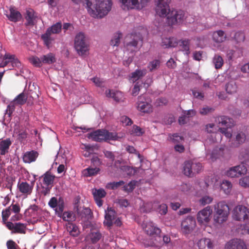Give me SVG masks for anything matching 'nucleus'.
<instances>
[{"label": "nucleus", "instance_id": "obj_49", "mask_svg": "<svg viewBox=\"0 0 249 249\" xmlns=\"http://www.w3.org/2000/svg\"><path fill=\"white\" fill-rule=\"evenodd\" d=\"M146 74V71L136 70L132 73L131 79L133 82L138 80Z\"/></svg>", "mask_w": 249, "mask_h": 249}, {"label": "nucleus", "instance_id": "obj_51", "mask_svg": "<svg viewBox=\"0 0 249 249\" xmlns=\"http://www.w3.org/2000/svg\"><path fill=\"white\" fill-rule=\"evenodd\" d=\"M160 61L158 59H155L150 61L148 65V68L152 71L158 69L160 66Z\"/></svg>", "mask_w": 249, "mask_h": 249}, {"label": "nucleus", "instance_id": "obj_63", "mask_svg": "<svg viewBox=\"0 0 249 249\" xmlns=\"http://www.w3.org/2000/svg\"><path fill=\"white\" fill-rule=\"evenodd\" d=\"M202 168L201 164L200 163L192 162L193 176L195 173H198Z\"/></svg>", "mask_w": 249, "mask_h": 249}, {"label": "nucleus", "instance_id": "obj_46", "mask_svg": "<svg viewBox=\"0 0 249 249\" xmlns=\"http://www.w3.org/2000/svg\"><path fill=\"white\" fill-rule=\"evenodd\" d=\"M221 188L226 194H228L231 190L232 184L229 181L223 180L221 184Z\"/></svg>", "mask_w": 249, "mask_h": 249}, {"label": "nucleus", "instance_id": "obj_7", "mask_svg": "<svg viewBox=\"0 0 249 249\" xmlns=\"http://www.w3.org/2000/svg\"><path fill=\"white\" fill-rule=\"evenodd\" d=\"M87 137L95 142H107L109 140V132L105 129H98L88 133Z\"/></svg>", "mask_w": 249, "mask_h": 249}, {"label": "nucleus", "instance_id": "obj_34", "mask_svg": "<svg viewBox=\"0 0 249 249\" xmlns=\"http://www.w3.org/2000/svg\"><path fill=\"white\" fill-rule=\"evenodd\" d=\"M11 144V142L9 139L1 141L0 142V155H4L8 152Z\"/></svg>", "mask_w": 249, "mask_h": 249}, {"label": "nucleus", "instance_id": "obj_43", "mask_svg": "<svg viewBox=\"0 0 249 249\" xmlns=\"http://www.w3.org/2000/svg\"><path fill=\"white\" fill-rule=\"evenodd\" d=\"M144 130L138 125H134L130 131V133L131 135L135 136H141L144 133Z\"/></svg>", "mask_w": 249, "mask_h": 249}, {"label": "nucleus", "instance_id": "obj_45", "mask_svg": "<svg viewBox=\"0 0 249 249\" xmlns=\"http://www.w3.org/2000/svg\"><path fill=\"white\" fill-rule=\"evenodd\" d=\"M213 62L215 68L218 69L221 68L223 66L224 60L221 56L215 54L213 58Z\"/></svg>", "mask_w": 249, "mask_h": 249}, {"label": "nucleus", "instance_id": "obj_18", "mask_svg": "<svg viewBox=\"0 0 249 249\" xmlns=\"http://www.w3.org/2000/svg\"><path fill=\"white\" fill-rule=\"evenodd\" d=\"M225 249H248L245 242L240 239L234 238L229 241L225 245Z\"/></svg>", "mask_w": 249, "mask_h": 249}, {"label": "nucleus", "instance_id": "obj_30", "mask_svg": "<svg viewBox=\"0 0 249 249\" xmlns=\"http://www.w3.org/2000/svg\"><path fill=\"white\" fill-rule=\"evenodd\" d=\"M226 38L225 33L222 30H218L213 34V39L214 41L217 43L224 42Z\"/></svg>", "mask_w": 249, "mask_h": 249}, {"label": "nucleus", "instance_id": "obj_41", "mask_svg": "<svg viewBox=\"0 0 249 249\" xmlns=\"http://www.w3.org/2000/svg\"><path fill=\"white\" fill-rule=\"evenodd\" d=\"M226 90L229 94L235 93L237 90V86L234 81H231L226 85Z\"/></svg>", "mask_w": 249, "mask_h": 249}, {"label": "nucleus", "instance_id": "obj_20", "mask_svg": "<svg viewBox=\"0 0 249 249\" xmlns=\"http://www.w3.org/2000/svg\"><path fill=\"white\" fill-rule=\"evenodd\" d=\"M92 193L94 199L99 207H101L103 205V201L102 198L106 196V193L103 189H93Z\"/></svg>", "mask_w": 249, "mask_h": 249}, {"label": "nucleus", "instance_id": "obj_56", "mask_svg": "<svg viewBox=\"0 0 249 249\" xmlns=\"http://www.w3.org/2000/svg\"><path fill=\"white\" fill-rule=\"evenodd\" d=\"M26 225L21 223H17L15 225V231L17 232L24 233L25 232Z\"/></svg>", "mask_w": 249, "mask_h": 249}, {"label": "nucleus", "instance_id": "obj_54", "mask_svg": "<svg viewBox=\"0 0 249 249\" xmlns=\"http://www.w3.org/2000/svg\"><path fill=\"white\" fill-rule=\"evenodd\" d=\"M180 46L181 47L182 50L185 51L186 53L188 54L189 52V40L185 39L181 40L179 43Z\"/></svg>", "mask_w": 249, "mask_h": 249}, {"label": "nucleus", "instance_id": "obj_16", "mask_svg": "<svg viewBox=\"0 0 249 249\" xmlns=\"http://www.w3.org/2000/svg\"><path fill=\"white\" fill-rule=\"evenodd\" d=\"M122 4L127 9H141L144 7L149 0H121Z\"/></svg>", "mask_w": 249, "mask_h": 249}, {"label": "nucleus", "instance_id": "obj_4", "mask_svg": "<svg viewBox=\"0 0 249 249\" xmlns=\"http://www.w3.org/2000/svg\"><path fill=\"white\" fill-rule=\"evenodd\" d=\"M89 47L84 33L79 32L76 34L74 38V48L78 54L80 55L86 54L89 51Z\"/></svg>", "mask_w": 249, "mask_h": 249}, {"label": "nucleus", "instance_id": "obj_8", "mask_svg": "<svg viewBox=\"0 0 249 249\" xmlns=\"http://www.w3.org/2000/svg\"><path fill=\"white\" fill-rule=\"evenodd\" d=\"M138 109L144 113H149L152 111V106L150 99L146 97L145 95H142L138 97L137 102Z\"/></svg>", "mask_w": 249, "mask_h": 249}, {"label": "nucleus", "instance_id": "obj_9", "mask_svg": "<svg viewBox=\"0 0 249 249\" xmlns=\"http://www.w3.org/2000/svg\"><path fill=\"white\" fill-rule=\"evenodd\" d=\"M232 217L238 221L247 219L249 218V209L243 205L237 206L233 210Z\"/></svg>", "mask_w": 249, "mask_h": 249}, {"label": "nucleus", "instance_id": "obj_64", "mask_svg": "<svg viewBox=\"0 0 249 249\" xmlns=\"http://www.w3.org/2000/svg\"><path fill=\"white\" fill-rule=\"evenodd\" d=\"M120 121L124 125H130L133 123L131 119L126 116H123L121 117Z\"/></svg>", "mask_w": 249, "mask_h": 249}, {"label": "nucleus", "instance_id": "obj_37", "mask_svg": "<svg viewBox=\"0 0 249 249\" xmlns=\"http://www.w3.org/2000/svg\"><path fill=\"white\" fill-rule=\"evenodd\" d=\"M91 80L97 87L101 88L103 90H104V88L107 89V82L103 79L95 77L92 78Z\"/></svg>", "mask_w": 249, "mask_h": 249}, {"label": "nucleus", "instance_id": "obj_59", "mask_svg": "<svg viewBox=\"0 0 249 249\" xmlns=\"http://www.w3.org/2000/svg\"><path fill=\"white\" fill-rule=\"evenodd\" d=\"M213 200V197L210 196H205L199 199V202L201 205L205 206L207 204L211 203L212 202Z\"/></svg>", "mask_w": 249, "mask_h": 249}, {"label": "nucleus", "instance_id": "obj_13", "mask_svg": "<svg viewBox=\"0 0 249 249\" xmlns=\"http://www.w3.org/2000/svg\"><path fill=\"white\" fill-rule=\"evenodd\" d=\"M9 63H11L13 68H19L21 67L20 62L17 58H15L14 55L6 53L3 58L0 59V67H4Z\"/></svg>", "mask_w": 249, "mask_h": 249}, {"label": "nucleus", "instance_id": "obj_58", "mask_svg": "<svg viewBox=\"0 0 249 249\" xmlns=\"http://www.w3.org/2000/svg\"><path fill=\"white\" fill-rule=\"evenodd\" d=\"M234 40L237 43H241L244 42L245 39V36L244 33L241 32H238L235 33L234 36Z\"/></svg>", "mask_w": 249, "mask_h": 249}, {"label": "nucleus", "instance_id": "obj_27", "mask_svg": "<svg viewBox=\"0 0 249 249\" xmlns=\"http://www.w3.org/2000/svg\"><path fill=\"white\" fill-rule=\"evenodd\" d=\"M43 178V183L44 186L52 187L53 183L55 176L49 171L46 172L40 178Z\"/></svg>", "mask_w": 249, "mask_h": 249}, {"label": "nucleus", "instance_id": "obj_29", "mask_svg": "<svg viewBox=\"0 0 249 249\" xmlns=\"http://www.w3.org/2000/svg\"><path fill=\"white\" fill-rule=\"evenodd\" d=\"M121 225L122 221L120 218L117 215L115 211L110 208V227L112 225L119 227Z\"/></svg>", "mask_w": 249, "mask_h": 249}, {"label": "nucleus", "instance_id": "obj_19", "mask_svg": "<svg viewBox=\"0 0 249 249\" xmlns=\"http://www.w3.org/2000/svg\"><path fill=\"white\" fill-rule=\"evenodd\" d=\"M4 14L9 20L14 22L20 20L21 18L20 13L13 7H10L8 10H4Z\"/></svg>", "mask_w": 249, "mask_h": 249}, {"label": "nucleus", "instance_id": "obj_25", "mask_svg": "<svg viewBox=\"0 0 249 249\" xmlns=\"http://www.w3.org/2000/svg\"><path fill=\"white\" fill-rule=\"evenodd\" d=\"M38 155V153L34 150L26 152L23 156V160L25 163H30L36 160Z\"/></svg>", "mask_w": 249, "mask_h": 249}, {"label": "nucleus", "instance_id": "obj_38", "mask_svg": "<svg viewBox=\"0 0 249 249\" xmlns=\"http://www.w3.org/2000/svg\"><path fill=\"white\" fill-rule=\"evenodd\" d=\"M62 24L60 22H58L53 24L51 27L48 28L46 32L49 31V33L52 35L53 34H58L61 31Z\"/></svg>", "mask_w": 249, "mask_h": 249}, {"label": "nucleus", "instance_id": "obj_57", "mask_svg": "<svg viewBox=\"0 0 249 249\" xmlns=\"http://www.w3.org/2000/svg\"><path fill=\"white\" fill-rule=\"evenodd\" d=\"M239 184L244 188L249 187V176L241 178L239 180Z\"/></svg>", "mask_w": 249, "mask_h": 249}, {"label": "nucleus", "instance_id": "obj_33", "mask_svg": "<svg viewBox=\"0 0 249 249\" xmlns=\"http://www.w3.org/2000/svg\"><path fill=\"white\" fill-rule=\"evenodd\" d=\"M246 140L245 134L243 132H238L235 136L234 142L232 143V146L237 147L239 145L244 143Z\"/></svg>", "mask_w": 249, "mask_h": 249}, {"label": "nucleus", "instance_id": "obj_2", "mask_svg": "<svg viewBox=\"0 0 249 249\" xmlns=\"http://www.w3.org/2000/svg\"><path fill=\"white\" fill-rule=\"evenodd\" d=\"M78 4L82 0H71ZM86 8L90 16L102 18L109 12V0H86Z\"/></svg>", "mask_w": 249, "mask_h": 249}, {"label": "nucleus", "instance_id": "obj_35", "mask_svg": "<svg viewBox=\"0 0 249 249\" xmlns=\"http://www.w3.org/2000/svg\"><path fill=\"white\" fill-rule=\"evenodd\" d=\"M41 60L43 64H52L55 62L56 58L53 53H50L46 55H42Z\"/></svg>", "mask_w": 249, "mask_h": 249}, {"label": "nucleus", "instance_id": "obj_5", "mask_svg": "<svg viewBox=\"0 0 249 249\" xmlns=\"http://www.w3.org/2000/svg\"><path fill=\"white\" fill-rule=\"evenodd\" d=\"M142 41V35L138 34H132L125 38L124 44L126 50L131 52L137 49V46Z\"/></svg>", "mask_w": 249, "mask_h": 249}, {"label": "nucleus", "instance_id": "obj_53", "mask_svg": "<svg viewBox=\"0 0 249 249\" xmlns=\"http://www.w3.org/2000/svg\"><path fill=\"white\" fill-rule=\"evenodd\" d=\"M5 182L2 185V187L5 188L9 189L11 191L13 182L15 181L14 178L11 177H6L4 178Z\"/></svg>", "mask_w": 249, "mask_h": 249}, {"label": "nucleus", "instance_id": "obj_21", "mask_svg": "<svg viewBox=\"0 0 249 249\" xmlns=\"http://www.w3.org/2000/svg\"><path fill=\"white\" fill-rule=\"evenodd\" d=\"M198 249H213L214 241L209 238H202L197 243Z\"/></svg>", "mask_w": 249, "mask_h": 249}, {"label": "nucleus", "instance_id": "obj_62", "mask_svg": "<svg viewBox=\"0 0 249 249\" xmlns=\"http://www.w3.org/2000/svg\"><path fill=\"white\" fill-rule=\"evenodd\" d=\"M125 150L130 154H135L137 155L138 158L140 159L141 161H142L141 155L137 151V150L133 146L130 145H126Z\"/></svg>", "mask_w": 249, "mask_h": 249}, {"label": "nucleus", "instance_id": "obj_3", "mask_svg": "<svg viewBox=\"0 0 249 249\" xmlns=\"http://www.w3.org/2000/svg\"><path fill=\"white\" fill-rule=\"evenodd\" d=\"M213 221L215 225H219L227 221L230 209L225 202L217 203L213 206Z\"/></svg>", "mask_w": 249, "mask_h": 249}, {"label": "nucleus", "instance_id": "obj_23", "mask_svg": "<svg viewBox=\"0 0 249 249\" xmlns=\"http://www.w3.org/2000/svg\"><path fill=\"white\" fill-rule=\"evenodd\" d=\"M37 17L35 11L32 9H29L26 11V14L25 19L27 23V25H34L36 22V18Z\"/></svg>", "mask_w": 249, "mask_h": 249}, {"label": "nucleus", "instance_id": "obj_11", "mask_svg": "<svg viewBox=\"0 0 249 249\" xmlns=\"http://www.w3.org/2000/svg\"><path fill=\"white\" fill-rule=\"evenodd\" d=\"M74 210L77 217L84 222L89 221L92 218V213L88 207L75 206Z\"/></svg>", "mask_w": 249, "mask_h": 249}, {"label": "nucleus", "instance_id": "obj_36", "mask_svg": "<svg viewBox=\"0 0 249 249\" xmlns=\"http://www.w3.org/2000/svg\"><path fill=\"white\" fill-rule=\"evenodd\" d=\"M138 169V168L126 165L122 166L121 167V171H122L124 174H125L127 176H129L134 175L137 172Z\"/></svg>", "mask_w": 249, "mask_h": 249}, {"label": "nucleus", "instance_id": "obj_44", "mask_svg": "<svg viewBox=\"0 0 249 249\" xmlns=\"http://www.w3.org/2000/svg\"><path fill=\"white\" fill-rule=\"evenodd\" d=\"M110 97H111L116 102H121L124 101V98L122 92L116 91L111 92L110 91Z\"/></svg>", "mask_w": 249, "mask_h": 249}, {"label": "nucleus", "instance_id": "obj_52", "mask_svg": "<svg viewBox=\"0 0 249 249\" xmlns=\"http://www.w3.org/2000/svg\"><path fill=\"white\" fill-rule=\"evenodd\" d=\"M68 231L72 236H75L78 235L79 230L78 227L74 224H69V226L67 227Z\"/></svg>", "mask_w": 249, "mask_h": 249}, {"label": "nucleus", "instance_id": "obj_22", "mask_svg": "<svg viewBox=\"0 0 249 249\" xmlns=\"http://www.w3.org/2000/svg\"><path fill=\"white\" fill-rule=\"evenodd\" d=\"M224 154V147H216L213 150L211 153L207 155V157L211 159L212 161H214L216 159L223 157Z\"/></svg>", "mask_w": 249, "mask_h": 249}, {"label": "nucleus", "instance_id": "obj_39", "mask_svg": "<svg viewBox=\"0 0 249 249\" xmlns=\"http://www.w3.org/2000/svg\"><path fill=\"white\" fill-rule=\"evenodd\" d=\"M183 173L188 177L193 176L192 161H185L183 165Z\"/></svg>", "mask_w": 249, "mask_h": 249}, {"label": "nucleus", "instance_id": "obj_60", "mask_svg": "<svg viewBox=\"0 0 249 249\" xmlns=\"http://www.w3.org/2000/svg\"><path fill=\"white\" fill-rule=\"evenodd\" d=\"M122 36V35L120 33H116L113 36V38L111 40V42H110V45H113L114 46H117L120 43V39Z\"/></svg>", "mask_w": 249, "mask_h": 249}, {"label": "nucleus", "instance_id": "obj_61", "mask_svg": "<svg viewBox=\"0 0 249 249\" xmlns=\"http://www.w3.org/2000/svg\"><path fill=\"white\" fill-rule=\"evenodd\" d=\"M137 182L133 180L128 183L127 185L124 186V190L126 192H132L136 186Z\"/></svg>", "mask_w": 249, "mask_h": 249}, {"label": "nucleus", "instance_id": "obj_12", "mask_svg": "<svg viewBox=\"0 0 249 249\" xmlns=\"http://www.w3.org/2000/svg\"><path fill=\"white\" fill-rule=\"evenodd\" d=\"M213 211L210 206H207L199 211L197 214V220L201 224H206L210 220Z\"/></svg>", "mask_w": 249, "mask_h": 249}, {"label": "nucleus", "instance_id": "obj_40", "mask_svg": "<svg viewBox=\"0 0 249 249\" xmlns=\"http://www.w3.org/2000/svg\"><path fill=\"white\" fill-rule=\"evenodd\" d=\"M238 157L243 163L248 160L249 159V148H241L239 151Z\"/></svg>", "mask_w": 249, "mask_h": 249}, {"label": "nucleus", "instance_id": "obj_55", "mask_svg": "<svg viewBox=\"0 0 249 249\" xmlns=\"http://www.w3.org/2000/svg\"><path fill=\"white\" fill-rule=\"evenodd\" d=\"M29 60L33 65L37 67H41L42 63H43L41 60V57L39 58L37 56H32L30 58Z\"/></svg>", "mask_w": 249, "mask_h": 249}, {"label": "nucleus", "instance_id": "obj_24", "mask_svg": "<svg viewBox=\"0 0 249 249\" xmlns=\"http://www.w3.org/2000/svg\"><path fill=\"white\" fill-rule=\"evenodd\" d=\"M143 228L145 231L149 235H158L160 232V230L156 227L154 224L152 222L147 223Z\"/></svg>", "mask_w": 249, "mask_h": 249}, {"label": "nucleus", "instance_id": "obj_50", "mask_svg": "<svg viewBox=\"0 0 249 249\" xmlns=\"http://www.w3.org/2000/svg\"><path fill=\"white\" fill-rule=\"evenodd\" d=\"M66 221H72L75 220V216L71 212H65L62 213L61 217Z\"/></svg>", "mask_w": 249, "mask_h": 249}, {"label": "nucleus", "instance_id": "obj_26", "mask_svg": "<svg viewBox=\"0 0 249 249\" xmlns=\"http://www.w3.org/2000/svg\"><path fill=\"white\" fill-rule=\"evenodd\" d=\"M215 121L217 124L227 127H230L232 125V120L226 116H218Z\"/></svg>", "mask_w": 249, "mask_h": 249}, {"label": "nucleus", "instance_id": "obj_48", "mask_svg": "<svg viewBox=\"0 0 249 249\" xmlns=\"http://www.w3.org/2000/svg\"><path fill=\"white\" fill-rule=\"evenodd\" d=\"M89 237L90 239L91 242L93 244H95L98 242L102 237V234L99 231L91 232Z\"/></svg>", "mask_w": 249, "mask_h": 249}, {"label": "nucleus", "instance_id": "obj_15", "mask_svg": "<svg viewBox=\"0 0 249 249\" xmlns=\"http://www.w3.org/2000/svg\"><path fill=\"white\" fill-rule=\"evenodd\" d=\"M196 226L195 219L190 216L182 220L181 224V229L183 233L188 234L194 230Z\"/></svg>", "mask_w": 249, "mask_h": 249}, {"label": "nucleus", "instance_id": "obj_47", "mask_svg": "<svg viewBox=\"0 0 249 249\" xmlns=\"http://www.w3.org/2000/svg\"><path fill=\"white\" fill-rule=\"evenodd\" d=\"M64 209V203L63 199L61 198H59L57 206L54 209L56 214L59 217H61V215L63 213Z\"/></svg>", "mask_w": 249, "mask_h": 249}, {"label": "nucleus", "instance_id": "obj_28", "mask_svg": "<svg viewBox=\"0 0 249 249\" xmlns=\"http://www.w3.org/2000/svg\"><path fill=\"white\" fill-rule=\"evenodd\" d=\"M178 44L177 40L174 37H163L161 45L164 48L175 47Z\"/></svg>", "mask_w": 249, "mask_h": 249}, {"label": "nucleus", "instance_id": "obj_17", "mask_svg": "<svg viewBox=\"0 0 249 249\" xmlns=\"http://www.w3.org/2000/svg\"><path fill=\"white\" fill-rule=\"evenodd\" d=\"M144 207L146 208L144 210L146 213H148L151 211L152 209L156 210L160 214H165L168 210L167 206L165 204H159L158 202H155L153 204L147 203Z\"/></svg>", "mask_w": 249, "mask_h": 249}, {"label": "nucleus", "instance_id": "obj_31", "mask_svg": "<svg viewBox=\"0 0 249 249\" xmlns=\"http://www.w3.org/2000/svg\"><path fill=\"white\" fill-rule=\"evenodd\" d=\"M18 187L19 191L23 194L30 193L33 189V186L27 182H18Z\"/></svg>", "mask_w": 249, "mask_h": 249}, {"label": "nucleus", "instance_id": "obj_32", "mask_svg": "<svg viewBox=\"0 0 249 249\" xmlns=\"http://www.w3.org/2000/svg\"><path fill=\"white\" fill-rule=\"evenodd\" d=\"M99 171V168L97 167H88L82 171V175L85 177H90L96 175Z\"/></svg>", "mask_w": 249, "mask_h": 249}, {"label": "nucleus", "instance_id": "obj_10", "mask_svg": "<svg viewBox=\"0 0 249 249\" xmlns=\"http://www.w3.org/2000/svg\"><path fill=\"white\" fill-rule=\"evenodd\" d=\"M247 167L241 164L230 168L226 172V175L230 178H239L247 173Z\"/></svg>", "mask_w": 249, "mask_h": 249}, {"label": "nucleus", "instance_id": "obj_1", "mask_svg": "<svg viewBox=\"0 0 249 249\" xmlns=\"http://www.w3.org/2000/svg\"><path fill=\"white\" fill-rule=\"evenodd\" d=\"M156 12L160 17H167V22L170 25L181 23L184 18V12L182 10H171L169 3L171 0H155Z\"/></svg>", "mask_w": 249, "mask_h": 249}, {"label": "nucleus", "instance_id": "obj_6", "mask_svg": "<svg viewBox=\"0 0 249 249\" xmlns=\"http://www.w3.org/2000/svg\"><path fill=\"white\" fill-rule=\"evenodd\" d=\"M27 100V98L23 92H22L17 96L8 105L5 110V115L10 117L13 112L15 111L16 106H21L24 104Z\"/></svg>", "mask_w": 249, "mask_h": 249}, {"label": "nucleus", "instance_id": "obj_42", "mask_svg": "<svg viewBox=\"0 0 249 249\" xmlns=\"http://www.w3.org/2000/svg\"><path fill=\"white\" fill-rule=\"evenodd\" d=\"M41 38L44 42V44L46 45L48 48H49L53 39L51 37V35L48 32H46L42 34L41 36Z\"/></svg>", "mask_w": 249, "mask_h": 249}, {"label": "nucleus", "instance_id": "obj_14", "mask_svg": "<svg viewBox=\"0 0 249 249\" xmlns=\"http://www.w3.org/2000/svg\"><path fill=\"white\" fill-rule=\"evenodd\" d=\"M206 130L209 133H212L211 136V138H208L206 140V142H218L221 140V136L220 133L217 132V127L213 124H209L206 125Z\"/></svg>", "mask_w": 249, "mask_h": 249}]
</instances>
